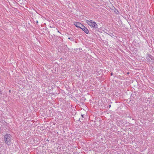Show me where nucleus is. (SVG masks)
Returning a JSON list of instances; mask_svg holds the SVG:
<instances>
[{"mask_svg":"<svg viewBox=\"0 0 154 154\" xmlns=\"http://www.w3.org/2000/svg\"><path fill=\"white\" fill-rule=\"evenodd\" d=\"M11 139L12 136L10 134H7L4 136L5 142L8 145L11 144Z\"/></svg>","mask_w":154,"mask_h":154,"instance_id":"1","label":"nucleus"},{"mask_svg":"<svg viewBox=\"0 0 154 154\" xmlns=\"http://www.w3.org/2000/svg\"><path fill=\"white\" fill-rule=\"evenodd\" d=\"M112 75V73H111V75Z\"/></svg>","mask_w":154,"mask_h":154,"instance_id":"14","label":"nucleus"},{"mask_svg":"<svg viewBox=\"0 0 154 154\" xmlns=\"http://www.w3.org/2000/svg\"><path fill=\"white\" fill-rule=\"evenodd\" d=\"M76 71H77L78 72H79V69H76V70H75V73H77V72Z\"/></svg>","mask_w":154,"mask_h":154,"instance_id":"8","label":"nucleus"},{"mask_svg":"<svg viewBox=\"0 0 154 154\" xmlns=\"http://www.w3.org/2000/svg\"><path fill=\"white\" fill-rule=\"evenodd\" d=\"M81 116L82 117L84 118V115H81Z\"/></svg>","mask_w":154,"mask_h":154,"instance_id":"9","label":"nucleus"},{"mask_svg":"<svg viewBox=\"0 0 154 154\" xmlns=\"http://www.w3.org/2000/svg\"><path fill=\"white\" fill-rule=\"evenodd\" d=\"M81 23L79 22H75L74 24V25L76 27H77L78 28H79V27H80V26H81Z\"/></svg>","mask_w":154,"mask_h":154,"instance_id":"5","label":"nucleus"},{"mask_svg":"<svg viewBox=\"0 0 154 154\" xmlns=\"http://www.w3.org/2000/svg\"><path fill=\"white\" fill-rule=\"evenodd\" d=\"M80 72H79V73H78V75H77V76H79V75H80V74H79V73H80Z\"/></svg>","mask_w":154,"mask_h":154,"instance_id":"12","label":"nucleus"},{"mask_svg":"<svg viewBox=\"0 0 154 154\" xmlns=\"http://www.w3.org/2000/svg\"><path fill=\"white\" fill-rule=\"evenodd\" d=\"M146 58L149 61H151L153 60V57L150 54H147Z\"/></svg>","mask_w":154,"mask_h":154,"instance_id":"3","label":"nucleus"},{"mask_svg":"<svg viewBox=\"0 0 154 154\" xmlns=\"http://www.w3.org/2000/svg\"><path fill=\"white\" fill-rule=\"evenodd\" d=\"M85 26L83 25L82 24H81V26H80V27H79V28H81L82 29V28H85Z\"/></svg>","mask_w":154,"mask_h":154,"instance_id":"6","label":"nucleus"},{"mask_svg":"<svg viewBox=\"0 0 154 154\" xmlns=\"http://www.w3.org/2000/svg\"><path fill=\"white\" fill-rule=\"evenodd\" d=\"M82 30L87 34H88L89 33V30L86 28L85 27V28H82Z\"/></svg>","mask_w":154,"mask_h":154,"instance_id":"4","label":"nucleus"},{"mask_svg":"<svg viewBox=\"0 0 154 154\" xmlns=\"http://www.w3.org/2000/svg\"><path fill=\"white\" fill-rule=\"evenodd\" d=\"M2 94V91L1 90V89H0V94Z\"/></svg>","mask_w":154,"mask_h":154,"instance_id":"10","label":"nucleus"},{"mask_svg":"<svg viewBox=\"0 0 154 154\" xmlns=\"http://www.w3.org/2000/svg\"><path fill=\"white\" fill-rule=\"evenodd\" d=\"M111 105H109V108L111 107Z\"/></svg>","mask_w":154,"mask_h":154,"instance_id":"13","label":"nucleus"},{"mask_svg":"<svg viewBox=\"0 0 154 154\" xmlns=\"http://www.w3.org/2000/svg\"><path fill=\"white\" fill-rule=\"evenodd\" d=\"M86 22L90 26H92L94 28H98V25L96 23L93 21L89 20H86Z\"/></svg>","mask_w":154,"mask_h":154,"instance_id":"2","label":"nucleus"},{"mask_svg":"<svg viewBox=\"0 0 154 154\" xmlns=\"http://www.w3.org/2000/svg\"><path fill=\"white\" fill-rule=\"evenodd\" d=\"M129 73V72H128L127 73V74H128Z\"/></svg>","mask_w":154,"mask_h":154,"instance_id":"15","label":"nucleus"},{"mask_svg":"<svg viewBox=\"0 0 154 154\" xmlns=\"http://www.w3.org/2000/svg\"><path fill=\"white\" fill-rule=\"evenodd\" d=\"M38 20H36V24H38Z\"/></svg>","mask_w":154,"mask_h":154,"instance_id":"11","label":"nucleus"},{"mask_svg":"<svg viewBox=\"0 0 154 154\" xmlns=\"http://www.w3.org/2000/svg\"><path fill=\"white\" fill-rule=\"evenodd\" d=\"M68 38L69 39H70L72 41H73V38H71V37H69Z\"/></svg>","mask_w":154,"mask_h":154,"instance_id":"7","label":"nucleus"}]
</instances>
